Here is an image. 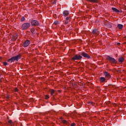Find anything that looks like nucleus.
Instances as JSON below:
<instances>
[{
  "label": "nucleus",
  "instance_id": "1",
  "mask_svg": "<svg viewBox=\"0 0 126 126\" xmlns=\"http://www.w3.org/2000/svg\"><path fill=\"white\" fill-rule=\"evenodd\" d=\"M18 60H20V55L19 54L17 56L12 57L11 59L8 60V63H14V61L18 62Z\"/></svg>",
  "mask_w": 126,
  "mask_h": 126
},
{
  "label": "nucleus",
  "instance_id": "2",
  "mask_svg": "<svg viewBox=\"0 0 126 126\" xmlns=\"http://www.w3.org/2000/svg\"><path fill=\"white\" fill-rule=\"evenodd\" d=\"M106 59L111 64H112V63H117V60L109 55L106 56Z\"/></svg>",
  "mask_w": 126,
  "mask_h": 126
},
{
  "label": "nucleus",
  "instance_id": "3",
  "mask_svg": "<svg viewBox=\"0 0 126 126\" xmlns=\"http://www.w3.org/2000/svg\"><path fill=\"white\" fill-rule=\"evenodd\" d=\"M31 26V24L29 23H25L22 25L21 26V29L22 30H27L29 27Z\"/></svg>",
  "mask_w": 126,
  "mask_h": 126
},
{
  "label": "nucleus",
  "instance_id": "4",
  "mask_svg": "<svg viewBox=\"0 0 126 126\" xmlns=\"http://www.w3.org/2000/svg\"><path fill=\"white\" fill-rule=\"evenodd\" d=\"M82 59V56L78 55H75L73 57L71 58L72 61H80Z\"/></svg>",
  "mask_w": 126,
  "mask_h": 126
},
{
  "label": "nucleus",
  "instance_id": "5",
  "mask_svg": "<svg viewBox=\"0 0 126 126\" xmlns=\"http://www.w3.org/2000/svg\"><path fill=\"white\" fill-rule=\"evenodd\" d=\"M32 26H38L39 25V22L36 20H32L31 22Z\"/></svg>",
  "mask_w": 126,
  "mask_h": 126
},
{
  "label": "nucleus",
  "instance_id": "6",
  "mask_svg": "<svg viewBox=\"0 0 126 126\" xmlns=\"http://www.w3.org/2000/svg\"><path fill=\"white\" fill-rule=\"evenodd\" d=\"M99 31L98 30L95 29L93 31V34L95 36V37L97 36V35L99 34Z\"/></svg>",
  "mask_w": 126,
  "mask_h": 126
},
{
  "label": "nucleus",
  "instance_id": "7",
  "mask_svg": "<svg viewBox=\"0 0 126 126\" xmlns=\"http://www.w3.org/2000/svg\"><path fill=\"white\" fill-rule=\"evenodd\" d=\"M81 56H83L84 58H86L87 59H90V56L88 55V54L85 52H82L81 53Z\"/></svg>",
  "mask_w": 126,
  "mask_h": 126
},
{
  "label": "nucleus",
  "instance_id": "8",
  "mask_svg": "<svg viewBox=\"0 0 126 126\" xmlns=\"http://www.w3.org/2000/svg\"><path fill=\"white\" fill-rule=\"evenodd\" d=\"M30 41L29 40H26L25 41V42L24 43V44H23V46L25 47V48H26V47H28V45H30Z\"/></svg>",
  "mask_w": 126,
  "mask_h": 126
},
{
  "label": "nucleus",
  "instance_id": "9",
  "mask_svg": "<svg viewBox=\"0 0 126 126\" xmlns=\"http://www.w3.org/2000/svg\"><path fill=\"white\" fill-rule=\"evenodd\" d=\"M104 75H105L106 78H108V79L111 78V75L108 72H105L104 73Z\"/></svg>",
  "mask_w": 126,
  "mask_h": 126
},
{
  "label": "nucleus",
  "instance_id": "10",
  "mask_svg": "<svg viewBox=\"0 0 126 126\" xmlns=\"http://www.w3.org/2000/svg\"><path fill=\"white\" fill-rule=\"evenodd\" d=\"M118 62H119V63H124V62H125V58H124L123 57H120L118 59Z\"/></svg>",
  "mask_w": 126,
  "mask_h": 126
},
{
  "label": "nucleus",
  "instance_id": "11",
  "mask_svg": "<svg viewBox=\"0 0 126 126\" xmlns=\"http://www.w3.org/2000/svg\"><path fill=\"white\" fill-rule=\"evenodd\" d=\"M68 14H69V13L68 12V11L65 10L63 12V16H65V17L67 16Z\"/></svg>",
  "mask_w": 126,
  "mask_h": 126
},
{
  "label": "nucleus",
  "instance_id": "12",
  "mask_svg": "<svg viewBox=\"0 0 126 126\" xmlns=\"http://www.w3.org/2000/svg\"><path fill=\"white\" fill-rule=\"evenodd\" d=\"M99 80L100 82H105V81H106V78H105V77H101L99 78Z\"/></svg>",
  "mask_w": 126,
  "mask_h": 126
},
{
  "label": "nucleus",
  "instance_id": "13",
  "mask_svg": "<svg viewBox=\"0 0 126 126\" xmlns=\"http://www.w3.org/2000/svg\"><path fill=\"white\" fill-rule=\"evenodd\" d=\"M117 28H118L119 29L122 30V29H123V28H124V25H123L122 24H118Z\"/></svg>",
  "mask_w": 126,
  "mask_h": 126
},
{
  "label": "nucleus",
  "instance_id": "14",
  "mask_svg": "<svg viewBox=\"0 0 126 126\" xmlns=\"http://www.w3.org/2000/svg\"><path fill=\"white\" fill-rule=\"evenodd\" d=\"M111 9L113 10V11H115V12H120V10H119V9H117L116 8L112 7Z\"/></svg>",
  "mask_w": 126,
  "mask_h": 126
},
{
  "label": "nucleus",
  "instance_id": "15",
  "mask_svg": "<svg viewBox=\"0 0 126 126\" xmlns=\"http://www.w3.org/2000/svg\"><path fill=\"white\" fill-rule=\"evenodd\" d=\"M87 1H89L90 2H98V0H86Z\"/></svg>",
  "mask_w": 126,
  "mask_h": 126
},
{
  "label": "nucleus",
  "instance_id": "16",
  "mask_svg": "<svg viewBox=\"0 0 126 126\" xmlns=\"http://www.w3.org/2000/svg\"><path fill=\"white\" fill-rule=\"evenodd\" d=\"M55 91L54 90H52L51 91V94L52 95V96H54V94H55Z\"/></svg>",
  "mask_w": 126,
  "mask_h": 126
},
{
  "label": "nucleus",
  "instance_id": "17",
  "mask_svg": "<svg viewBox=\"0 0 126 126\" xmlns=\"http://www.w3.org/2000/svg\"><path fill=\"white\" fill-rule=\"evenodd\" d=\"M31 33H32V34H34L35 33V29H32L31 30Z\"/></svg>",
  "mask_w": 126,
  "mask_h": 126
},
{
  "label": "nucleus",
  "instance_id": "18",
  "mask_svg": "<svg viewBox=\"0 0 126 126\" xmlns=\"http://www.w3.org/2000/svg\"><path fill=\"white\" fill-rule=\"evenodd\" d=\"M21 22H23V21H25V18L24 17H22L21 19Z\"/></svg>",
  "mask_w": 126,
  "mask_h": 126
},
{
  "label": "nucleus",
  "instance_id": "19",
  "mask_svg": "<svg viewBox=\"0 0 126 126\" xmlns=\"http://www.w3.org/2000/svg\"><path fill=\"white\" fill-rule=\"evenodd\" d=\"M50 98V97L49 96V95H45V99L47 100L48 99H49Z\"/></svg>",
  "mask_w": 126,
  "mask_h": 126
},
{
  "label": "nucleus",
  "instance_id": "20",
  "mask_svg": "<svg viewBox=\"0 0 126 126\" xmlns=\"http://www.w3.org/2000/svg\"><path fill=\"white\" fill-rule=\"evenodd\" d=\"M69 19H70V17H67L66 18V20H67V21H68V20H69Z\"/></svg>",
  "mask_w": 126,
  "mask_h": 126
},
{
  "label": "nucleus",
  "instance_id": "21",
  "mask_svg": "<svg viewBox=\"0 0 126 126\" xmlns=\"http://www.w3.org/2000/svg\"><path fill=\"white\" fill-rule=\"evenodd\" d=\"M54 24H55V25H57V24H59V22H58V21H55V22H54Z\"/></svg>",
  "mask_w": 126,
  "mask_h": 126
},
{
  "label": "nucleus",
  "instance_id": "22",
  "mask_svg": "<svg viewBox=\"0 0 126 126\" xmlns=\"http://www.w3.org/2000/svg\"><path fill=\"white\" fill-rule=\"evenodd\" d=\"M67 122L66 121H65V120H63V124H66Z\"/></svg>",
  "mask_w": 126,
  "mask_h": 126
},
{
  "label": "nucleus",
  "instance_id": "23",
  "mask_svg": "<svg viewBox=\"0 0 126 126\" xmlns=\"http://www.w3.org/2000/svg\"><path fill=\"white\" fill-rule=\"evenodd\" d=\"M3 64H4V65H7V63H6V62H4V63H3Z\"/></svg>",
  "mask_w": 126,
  "mask_h": 126
},
{
  "label": "nucleus",
  "instance_id": "24",
  "mask_svg": "<svg viewBox=\"0 0 126 126\" xmlns=\"http://www.w3.org/2000/svg\"><path fill=\"white\" fill-rule=\"evenodd\" d=\"M8 123H9V124H12V121H11V120H9V121H8Z\"/></svg>",
  "mask_w": 126,
  "mask_h": 126
},
{
  "label": "nucleus",
  "instance_id": "25",
  "mask_svg": "<svg viewBox=\"0 0 126 126\" xmlns=\"http://www.w3.org/2000/svg\"><path fill=\"white\" fill-rule=\"evenodd\" d=\"M68 23V21L66 20V21L65 22V24H67Z\"/></svg>",
  "mask_w": 126,
  "mask_h": 126
},
{
  "label": "nucleus",
  "instance_id": "26",
  "mask_svg": "<svg viewBox=\"0 0 126 126\" xmlns=\"http://www.w3.org/2000/svg\"><path fill=\"white\" fill-rule=\"evenodd\" d=\"M71 126H75V124L74 123L72 124Z\"/></svg>",
  "mask_w": 126,
  "mask_h": 126
},
{
  "label": "nucleus",
  "instance_id": "27",
  "mask_svg": "<svg viewBox=\"0 0 126 126\" xmlns=\"http://www.w3.org/2000/svg\"><path fill=\"white\" fill-rule=\"evenodd\" d=\"M15 91H16V92H17V91H18V89H17V88H15Z\"/></svg>",
  "mask_w": 126,
  "mask_h": 126
},
{
  "label": "nucleus",
  "instance_id": "28",
  "mask_svg": "<svg viewBox=\"0 0 126 126\" xmlns=\"http://www.w3.org/2000/svg\"><path fill=\"white\" fill-rule=\"evenodd\" d=\"M6 98L7 99H9V95H7Z\"/></svg>",
  "mask_w": 126,
  "mask_h": 126
}]
</instances>
